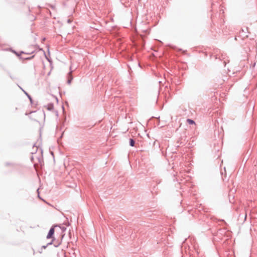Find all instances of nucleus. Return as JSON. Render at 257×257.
<instances>
[{"label": "nucleus", "instance_id": "nucleus-1", "mask_svg": "<svg viewBox=\"0 0 257 257\" xmlns=\"http://www.w3.org/2000/svg\"><path fill=\"white\" fill-rule=\"evenodd\" d=\"M54 232H55L54 227H52L50 229V230L48 232V233L47 235V238L49 239V238H53L54 234Z\"/></svg>", "mask_w": 257, "mask_h": 257}, {"label": "nucleus", "instance_id": "nucleus-2", "mask_svg": "<svg viewBox=\"0 0 257 257\" xmlns=\"http://www.w3.org/2000/svg\"><path fill=\"white\" fill-rule=\"evenodd\" d=\"M72 71L70 70V71L69 72V73L68 74V79L67 80V83L68 84H70L71 83L72 80H73V77H72Z\"/></svg>", "mask_w": 257, "mask_h": 257}, {"label": "nucleus", "instance_id": "nucleus-3", "mask_svg": "<svg viewBox=\"0 0 257 257\" xmlns=\"http://www.w3.org/2000/svg\"><path fill=\"white\" fill-rule=\"evenodd\" d=\"M19 87L24 92L25 95H26L27 96V97H28V98L30 100V102L31 103H32L33 99H32V97L26 91H25L21 86H19Z\"/></svg>", "mask_w": 257, "mask_h": 257}, {"label": "nucleus", "instance_id": "nucleus-4", "mask_svg": "<svg viewBox=\"0 0 257 257\" xmlns=\"http://www.w3.org/2000/svg\"><path fill=\"white\" fill-rule=\"evenodd\" d=\"M64 236V234H63L62 235L61 240H62ZM54 246L57 247H58L61 244L62 240H61L60 241H55L54 240Z\"/></svg>", "mask_w": 257, "mask_h": 257}, {"label": "nucleus", "instance_id": "nucleus-5", "mask_svg": "<svg viewBox=\"0 0 257 257\" xmlns=\"http://www.w3.org/2000/svg\"><path fill=\"white\" fill-rule=\"evenodd\" d=\"M47 108L49 110H52L54 109V105L53 103H49L47 106Z\"/></svg>", "mask_w": 257, "mask_h": 257}, {"label": "nucleus", "instance_id": "nucleus-6", "mask_svg": "<svg viewBox=\"0 0 257 257\" xmlns=\"http://www.w3.org/2000/svg\"><path fill=\"white\" fill-rule=\"evenodd\" d=\"M129 144L130 146L134 147L135 145V141L133 139H130L129 140Z\"/></svg>", "mask_w": 257, "mask_h": 257}, {"label": "nucleus", "instance_id": "nucleus-7", "mask_svg": "<svg viewBox=\"0 0 257 257\" xmlns=\"http://www.w3.org/2000/svg\"><path fill=\"white\" fill-rule=\"evenodd\" d=\"M187 122L189 124H195V121L191 119H190V118H188L187 119Z\"/></svg>", "mask_w": 257, "mask_h": 257}, {"label": "nucleus", "instance_id": "nucleus-8", "mask_svg": "<svg viewBox=\"0 0 257 257\" xmlns=\"http://www.w3.org/2000/svg\"><path fill=\"white\" fill-rule=\"evenodd\" d=\"M13 52L14 54H15L17 56L19 57L20 59H23V57L22 56H20V54L19 53V52H17L15 50H13Z\"/></svg>", "mask_w": 257, "mask_h": 257}, {"label": "nucleus", "instance_id": "nucleus-9", "mask_svg": "<svg viewBox=\"0 0 257 257\" xmlns=\"http://www.w3.org/2000/svg\"><path fill=\"white\" fill-rule=\"evenodd\" d=\"M34 56H35L34 55H33L32 56L29 57H26V58L23 57V59H22L25 60H30L32 59L34 57Z\"/></svg>", "mask_w": 257, "mask_h": 257}, {"label": "nucleus", "instance_id": "nucleus-10", "mask_svg": "<svg viewBox=\"0 0 257 257\" xmlns=\"http://www.w3.org/2000/svg\"><path fill=\"white\" fill-rule=\"evenodd\" d=\"M60 228H61V230H62V232H64V231H66V227H64V226H63V227H60Z\"/></svg>", "mask_w": 257, "mask_h": 257}, {"label": "nucleus", "instance_id": "nucleus-11", "mask_svg": "<svg viewBox=\"0 0 257 257\" xmlns=\"http://www.w3.org/2000/svg\"><path fill=\"white\" fill-rule=\"evenodd\" d=\"M19 53L20 54V56H21V54H25V52H24V51H20V52H19Z\"/></svg>", "mask_w": 257, "mask_h": 257}, {"label": "nucleus", "instance_id": "nucleus-12", "mask_svg": "<svg viewBox=\"0 0 257 257\" xmlns=\"http://www.w3.org/2000/svg\"><path fill=\"white\" fill-rule=\"evenodd\" d=\"M53 241H54V239H53L51 242H50V243H48L47 244V245H50V244H52V243H53Z\"/></svg>", "mask_w": 257, "mask_h": 257}, {"label": "nucleus", "instance_id": "nucleus-13", "mask_svg": "<svg viewBox=\"0 0 257 257\" xmlns=\"http://www.w3.org/2000/svg\"><path fill=\"white\" fill-rule=\"evenodd\" d=\"M37 192L38 193V197L40 198L39 192V189H37Z\"/></svg>", "mask_w": 257, "mask_h": 257}, {"label": "nucleus", "instance_id": "nucleus-14", "mask_svg": "<svg viewBox=\"0 0 257 257\" xmlns=\"http://www.w3.org/2000/svg\"><path fill=\"white\" fill-rule=\"evenodd\" d=\"M38 160H39V162H41V159L40 158H38Z\"/></svg>", "mask_w": 257, "mask_h": 257}, {"label": "nucleus", "instance_id": "nucleus-15", "mask_svg": "<svg viewBox=\"0 0 257 257\" xmlns=\"http://www.w3.org/2000/svg\"><path fill=\"white\" fill-rule=\"evenodd\" d=\"M33 159H34L33 157H31V161H32V162L33 161Z\"/></svg>", "mask_w": 257, "mask_h": 257}, {"label": "nucleus", "instance_id": "nucleus-16", "mask_svg": "<svg viewBox=\"0 0 257 257\" xmlns=\"http://www.w3.org/2000/svg\"><path fill=\"white\" fill-rule=\"evenodd\" d=\"M25 54H30L31 53H28V52H27V53H26V52H25Z\"/></svg>", "mask_w": 257, "mask_h": 257}, {"label": "nucleus", "instance_id": "nucleus-17", "mask_svg": "<svg viewBox=\"0 0 257 257\" xmlns=\"http://www.w3.org/2000/svg\"><path fill=\"white\" fill-rule=\"evenodd\" d=\"M46 247H47V245L46 246H45V245L43 246V247L44 248H45Z\"/></svg>", "mask_w": 257, "mask_h": 257}]
</instances>
